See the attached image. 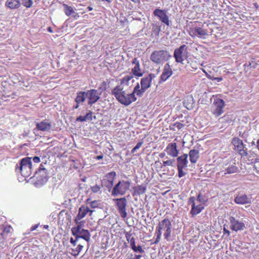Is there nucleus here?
Here are the masks:
<instances>
[{"mask_svg": "<svg viewBox=\"0 0 259 259\" xmlns=\"http://www.w3.org/2000/svg\"><path fill=\"white\" fill-rule=\"evenodd\" d=\"M113 201L115 202L120 217L123 219L125 218L127 215L126 209L127 204L126 199L125 197H122L120 198L114 199Z\"/></svg>", "mask_w": 259, "mask_h": 259, "instance_id": "obj_8", "label": "nucleus"}, {"mask_svg": "<svg viewBox=\"0 0 259 259\" xmlns=\"http://www.w3.org/2000/svg\"><path fill=\"white\" fill-rule=\"evenodd\" d=\"M87 97L86 92H79L74 100L76 103L82 104L85 100Z\"/></svg>", "mask_w": 259, "mask_h": 259, "instance_id": "obj_29", "label": "nucleus"}, {"mask_svg": "<svg viewBox=\"0 0 259 259\" xmlns=\"http://www.w3.org/2000/svg\"><path fill=\"white\" fill-rule=\"evenodd\" d=\"M48 31L51 33H52L53 32V30L52 29V28L51 27H49L48 28Z\"/></svg>", "mask_w": 259, "mask_h": 259, "instance_id": "obj_62", "label": "nucleus"}, {"mask_svg": "<svg viewBox=\"0 0 259 259\" xmlns=\"http://www.w3.org/2000/svg\"><path fill=\"white\" fill-rule=\"evenodd\" d=\"M21 6L20 0H7L5 6L10 9H18Z\"/></svg>", "mask_w": 259, "mask_h": 259, "instance_id": "obj_25", "label": "nucleus"}, {"mask_svg": "<svg viewBox=\"0 0 259 259\" xmlns=\"http://www.w3.org/2000/svg\"><path fill=\"white\" fill-rule=\"evenodd\" d=\"M133 78V75H126L124 77V80L128 81Z\"/></svg>", "mask_w": 259, "mask_h": 259, "instance_id": "obj_54", "label": "nucleus"}, {"mask_svg": "<svg viewBox=\"0 0 259 259\" xmlns=\"http://www.w3.org/2000/svg\"><path fill=\"white\" fill-rule=\"evenodd\" d=\"M219 120L222 123H230L233 121V117L231 115H225L221 117Z\"/></svg>", "mask_w": 259, "mask_h": 259, "instance_id": "obj_32", "label": "nucleus"}, {"mask_svg": "<svg viewBox=\"0 0 259 259\" xmlns=\"http://www.w3.org/2000/svg\"><path fill=\"white\" fill-rule=\"evenodd\" d=\"M87 97L88 98V104L92 106L100 98L102 93L97 90L92 89L86 92Z\"/></svg>", "mask_w": 259, "mask_h": 259, "instance_id": "obj_10", "label": "nucleus"}, {"mask_svg": "<svg viewBox=\"0 0 259 259\" xmlns=\"http://www.w3.org/2000/svg\"><path fill=\"white\" fill-rule=\"evenodd\" d=\"M225 174H232L234 173H238L240 172L239 168L236 165L235 163L233 164H226L224 167Z\"/></svg>", "mask_w": 259, "mask_h": 259, "instance_id": "obj_24", "label": "nucleus"}, {"mask_svg": "<svg viewBox=\"0 0 259 259\" xmlns=\"http://www.w3.org/2000/svg\"><path fill=\"white\" fill-rule=\"evenodd\" d=\"M70 242L73 246L76 245V240H74L73 238H71Z\"/></svg>", "mask_w": 259, "mask_h": 259, "instance_id": "obj_57", "label": "nucleus"}, {"mask_svg": "<svg viewBox=\"0 0 259 259\" xmlns=\"http://www.w3.org/2000/svg\"><path fill=\"white\" fill-rule=\"evenodd\" d=\"M232 143L235 147V149L239 152L241 156H247V148L245 145H244L243 142L238 138H234L232 140Z\"/></svg>", "mask_w": 259, "mask_h": 259, "instance_id": "obj_11", "label": "nucleus"}, {"mask_svg": "<svg viewBox=\"0 0 259 259\" xmlns=\"http://www.w3.org/2000/svg\"><path fill=\"white\" fill-rule=\"evenodd\" d=\"M235 202L239 204H250L251 197L247 196L245 194H239L235 198Z\"/></svg>", "mask_w": 259, "mask_h": 259, "instance_id": "obj_21", "label": "nucleus"}, {"mask_svg": "<svg viewBox=\"0 0 259 259\" xmlns=\"http://www.w3.org/2000/svg\"><path fill=\"white\" fill-rule=\"evenodd\" d=\"M199 152L198 150H190L189 153L190 160L191 163H195L198 160L199 157Z\"/></svg>", "mask_w": 259, "mask_h": 259, "instance_id": "obj_27", "label": "nucleus"}, {"mask_svg": "<svg viewBox=\"0 0 259 259\" xmlns=\"http://www.w3.org/2000/svg\"><path fill=\"white\" fill-rule=\"evenodd\" d=\"M146 190V187L144 185H139L134 188V195H140L144 194Z\"/></svg>", "mask_w": 259, "mask_h": 259, "instance_id": "obj_31", "label": "nucleus"}, {"mask_svg": "<svg viewBox=\"0 0 259 259\" xmlns=\"http://www.w3.org/2000/svg\"><path fill=\"white\" fill-rule=\"evenodd\" d=\"M159 156L160 158H163L165 156V154L164 152L161 153Z\"/></svg>", "mask_w": 259, "mask_h": 259, "instance_id": "obj_61", "label": "nucleus"}, {"mask_svg": "<svg viewBox=\"0 0 259 259\" xmlns=\"http://www.w3.org/2000/svg\"><path fill=\"white\" fill-rule=\"evenodd\" d=\"M223 231H224V234H227L228 235V236L230 235V231L226 229L225 227L224 228Z\"/></svg>", "mask_w": 259, "mask_h": 259, "instance_id": "obj_55", "label": "nucleus"}, {"mask_svg": "<svg viewBox=\"0 0 259 259\" xmlns=\"http://www.w3.org/2000/svg\"><path fill=\"white\" fill-rule=\"evenodd\" d=\"M155 77V75L154 74L150 73L141 79V86H142L143 90H144L145 92L150 87L152 80Z\"/></svg>", "mask_w": 259, "mask_h": 259, "instance_id": "obj_16", "label": "nucleus"}, {"mask_svg": "<svg viewBox=\"0 0 259 259\" xmlns=\"http://www.w3.org/2000/svg\"><path fill=\"white\" fill-rule=\"evenodd\" d=\"M172 74V70L169 65L166 63L164 65L162 73L160 77L159 83L166 81Z\"/></svg>", "mask_w": 259, "mask_h": 259, "instance_id": "obj_17", "label": "nucleus"}, {"mask_svg": "<svg viewBox=\"0 0 259 259\" xmlns=\"http://www.w3.org/2000/svg\"><path fill=\"white\" fill-rule=\"evenodd\" d=\"M197 201L204 204L206 201V199L204 196H202L201 193H199L197 196Z\"/></svg>", "mask_w": 259, "mask_h": 259, "instance_id": "obj_39", "label": "nucleus"}, {"mask_svg": "<svg viewBox=\"0 0 259 259\" xmlns=\"http://www.w3.org/2000/svg\"><path fill=\"white\" fill-rule=\"evenodd\" d=\"M144 93L145 92L144 90H143L142 86H141L140 88L139 83H137V84L134 88L133 92L131 93L134 94L135 96L136 95L137 96L141 97L143 96Z\"/></svg>", "mask_w": 259, "mask_h": 259, "instance_id": "obj_30", "label": "nucleus"}, {"mask_svg": "<svg viewBox=\"0 0 259 259\" xmlns=\"http://www.w3.org/2000/svg\"><path fill=\"white\" fill-rule=\"evenodd\" d=\"M189 204H191L192 206L190 213L192 216L196 215L199 213L204 208L202 204L195 205V198L194 197H191L188 201Z\"/></svg>", "mask_w": 259, "mask_h": 259, "instance_id": "obj_14", "label": "nucleus"}, {"mask_svg": "<svg viewBox=\"0 0 259 259\" xmlns=\"http://www.w3.org/2000/svg\"><path fill=\"white\" fill-rule=\"evenodd\" d=\"M187 48L188 47L185 45H183L180 46L179 48L175 49L174 53V57L177 63H183L184 59L183 58L182 54L184 51H187Z\"/></svg>", "mask_w": 259, "mask_h": 259, "instance_id": "obj_15", "label": "nucleus"}, {"mask_svg": "<svg viewBox=\"0 0 259 259\" xmlns=\"http://www.w3.org/2000/svg\"><path fill=\"white\" fill-rule=\"evenodd\" d=\"M35 177L38 181L42 182H46L48 179L47 170L45 167H39V168L35 172Z\"/></svg>", "mask_w": 259, "mask_h": 259, "instance_id": "obj_18", "label": "nucleus"}, {"mask_svg": "<svg viewBox=\"0 0 259 259\" xmlns=\"http://www.w3.org/2000/svg\"><path fill=\"white\" fill-rule=\"evenodd\" d=\"M103 157V155H100L97 156L96 159L98 160L102 159Z\"/></svg>", "mask_w": 259, "mask_h": 259, "instance_id": "obj_60", "label": "nucleus"}, {"mask_svg": "<svg viewBox=\"0 0 259 259\" xmlns=\"http://www.w3.org/2000/svg\"><path fill=\"white\" fill-rule=\"evenodd\" d=\"M63 6L64 7V11L66 15L70 16L72 13H74V11L72 7L68 6L66 4H64Z\"/></svg>", "mask_w": 259, "mask_h": 259, "instance_id": "obj_33", "label": "nucleus"}, {"mask_svg": "<svg viewBox=\"0 0 259 259\" xmlns=\"http://www.w3.org/2000/svg\"><path fill=\"white\" fill-rule=\"evenodd\" d=\"M171 55L166 50L153 51L150 57V60L156 64H161L168 60Z\"/></svg>", "mask_w": 259, "mask_h": 259, "instance_id": "obj_2", "label": "nucleus"}, {"mask_svg": "<svg viewBox=\"0 0 259 259\" xmlns=\"http://www.w3.org/2000/svg\"><path fill=\"white\" fill-rule=\"evenodd\" d=\"M133 251L135 252H139L141 253H142L144 252V250L142 249L141 246L138 245V246H135L133 248H132Z\"/></svg>", "mask_w": 259, "mask_h": 259, "instance_id": "obj_38", "label": "nucleus"}, {"mask_svg": "<svg viewBox=\"0 0 259 259\" xmlns=\"http://www.w3.org/2000/svg\"><path fill=\"white\" fill-rule=\"evenodd\" d=\"M80 104H78V103H76V105H74L73 107H72V108L73 109H77L78 107H79V106Z\"/></svg>", "mask_w": 259, "mask_h": 259, "instance_id": "obj_59", "label": "nucleus"}, {"mask_svg": "<svg viewBox=\"0 0 259 259\" xmlns=\"http://www.w3.org/2000/svg\"><path fill=\"white\" fill-rule=\"evenodd\" d=\"M100 186L98 185H95L91 187V189L93 193H97L100 190Z\"/></svg>", "mask_w": 259, "mask_h": 259, "instance_id": "obj_43", "label": "nucleus"}, {"mask_svg": "<svg viewBox=\"0 0 259 259\" xmlns=\"http://www.w3.org/2000/svg\"><path fill=\"white\" fill-rule=\"evenodd\" d=\"M171 228H168L167 229H166V231L164 234V238L167 240H168L169 238L170 237V234L171 232Z\"/></svg>", "mask_w": 259, "mask_h": 259, "instance_id": "obj_40", "label": "nucleus"}, {"mask_svg": "<svg viewBox=\"0 0 259 259\" xmlns=\"http://www.w3.org/2000/svg\"><path fill=\"white\" fill-rule=\"evenodd\" d=\"M244 66L245 67V69H246V67L255 68L257 66V63L254 62V61H252L251 62H249L248 63H246Z\"/></svg>", "mask_w": 259, "mask_h": 259, "instance_id": "obj_37", "label": "nucleus"}, {"mask_svg": "<svg viewBox=\"0 0 259 259\" xmlns=\"http://www.w3.org/2000/svg\"><path fill=\"white\" fill-rule=\"evenodd\" d=\"M81 224H78L77 226L75 227H73L71 229V232L73 235H76V234H78L81 238L84 239L86 241L89 242L90 240V233L88 230L81 229Z\"/></svg>", "mask_w": 259, "mask_h": 259, "instance_id": "obj_9", "label": "nucleus"}, {"mask_svg": "<svg viewBox=\"0 0 259 259\" xmlns=\"http://www.w3.org/2000/svg\"><path fill=\"white\" fill-rule=\"evenodd\" d=\"M30 157H26L22 159L19 165L17 164L16 170H20L22 176L27 177L29 175L32 170V162Z\"/></svg>", "mask_w": 259, "mask_h": 259, "instance_id": "obj_3", "label": "nucleus"}, {"mask_svg": "<svg viewBox=\"0 0 259 259\" xmlns=\"http://www.w3.org/2000/svg\"><path fill=\"white\" fill-rule=\"evenodd\" d=\"M143 144V142H138L136 146L132 150V153H134L137 149H139L141 147Z\"/></svg>", "mask_w": 259, "mask_h": 259, "instance_id": "obj_44", "label": "nucleus"}, {"mask_svg": "<svg viewBox=\"0 0 259 259\" xmlns=\"http://www.w3.org/2000/svg\"><path fill=\"white\" fill-rule=\"evenodd\" d=\"M125 237L127 241L129 242L130 240L132 239V234L128 232H126L125 233Z\"/></svg>", "mask_w": 259, "mask_h": 259, "instance_id": "obj_50", "label": "nucleus"}, {"mask_svg": "<svg viewBox=\"0 0 259 259\" xmlns=\"http://www.w3.org/2000/svg\"><path fill=\"white\" fill-rule=\"evenodd\" d=\"M38 224H36V225L33 226L32 227H31L30 230L31 231L35 230L38 227Z\"/></svg>", "mask_w": 259, "mask_h": 259, "instance_id": "obj_56", "label": "nucleus"}, {"mask_svg": "<svg viewBox=\"0 0 259 259\" xmlns=\"http://www.w3.org/2000/svg\"><path fill=\"white\" fill-rule=\"evenodd\" d=\"M99 201H98V200H94V201H91L90 202L91 206L92 208L98 207L99 206Z\"/></svg>", "mask_w": 259, "mask_h": 259, "instance_id": "obj_45", "label": "nucleus"}, {"mask_svg": "<svg viewBox=\"0 0 259 259\" xmlns=\"http://www.w3.org/2000/svg\"><path fill=\"white\" fill-rule=\"evenodd\" d=\"M84 206H81L78 210V213L75 219V222L76 224H80L79 221L83 218L87 214V211H85Z\"/></svg>", "mask_w": 259, "mask_h": 259, "instance_id": "obj_28", "label": "nucleus"}, {"mask_svg": "<svg viewBox=\"0 0 259 259\" xmlns=\"http://www.w3.org/2000/svg\"><path fill=\"white\" fill-rule=\"evenodd\" d=\"M230 222V229L234 231H238L239 230H243L245 228L244 223L241 221H239L235 219L233 217H231L229 218Z\"/></svg>", "mask_w": 259, "mask_h": 259, "instance_id": "obj_13", "label": "nucleus"}, {"mask_svg": "<svg viewBox=\"0 0 259 259\" xmlns=\"http://www.w3.org/2000/svg\"><path fill=\"white\" fill-rule=\"evenodd\" d=\"M101 85L103 87V89L101 91H100V92L102 93V92L106 89V82L105 81H103Z\"/></svg>", "mask_w": 259, "mask_h": 259, "instance_id": "obj_52", "label": "nucleus"}, {"mask_svg": "<svg viewBox=\"0 0 259 259\" xmlns=\"http://www.w3.org/2000/svg\"><path fill=\"white\" fill-rule=\"evenodd\" d=\"M175 161V160L174 159L163 161V164L161 165L160 167L162 168L163 166H165L167 165L173 166Z\"/></svg>", "mask_w": 259, "mask_h": 259, "instance_id": "obj_34", "label": "nucleus"}, {"mask_svg": "<svg viewBox=\"0 0 259 259\" xmlns=\"http://www.w3.org/2000/svg\"><path fill=\"white\" fill-rule=\"evenodd\" d=\"M129 242L130 243V246L131 248H133V247L136 246L135 239L134 237H132V239L130 240Z\"/></svg>", "mask_w": 259, "mask_h": 259, "instance_id": "obj_47", "label": "nucleus"}, {"mask_svg": "<svg viewBox=\"0 0 259 259\" xmlns=\"http://www.w3.org/2000/svg\"><path fill=\"white\" fill-rule=\"evenodd\" d=\"M174 126L177 127V128L178 130H180L184 126V124H183L180 122H177L176 123H175Z\"/></svg>", "mask_w": 259, "mask_h": 259, "instance_id": "obj_48", "label": "nucleus"}, {"mask_svg": "<svg viewBox=\"0 0 259 259\" xmlns=\"http://www.w3.org/2000/svg\"><path fill=\"white\" fill-rule=\"evenodd\" d=\"M85 121L89 120L90 121L92 120L93 117V112L91 111H89V112L84 116Z\"/></svg>", "mask_w": 259, "mask_h": 259, "instance_id": "obj_42", "label": "nucleus"}, {"mask_svg": "<svg viewBox=\"0 0 259 259\" xmlns=\"http://www.w3.org/2000/svg\"><path fill=\"white\" fill-rule=\"evenodd\" d=\"M159 163H160V161H159V160H158V161H156L155 162V164H156V165L159 164Z\"/></svg>", "mask_w": 259, "mask_h": 259, "instance_id": "obj_64", "label": "nucleus"}, {"mask_svg": "<svg viewBox=\"0 0 259 259\" xmlns=\"http://www.w3.org/2000/svg\"><path fill=\"white\" fill-rule=\"evenodd\" d=\"M167 153L173 157H177L179 154V150L177 149V146L176 143H171L168 144L165 150Z\"/></svg>", "mask_w": 259, "mask_h": 259, "instance_id": "obj_20", "label": "nucleus"}, {"mask_svg": "<svg viewBox=\"0 0 259 259\" xmlns=\"http://www.w3.org/2000/svg\"><path fill=\"white\" fill-rule=\"evenodd\" d=\"M22 4L26 8H30L32 7L33 2L31 0H23Z\"/></svg>", "mask_w": 259, "mask_h": 259, "instance_id": "obj_36", "label": "nucleus"}, {"mask_svg": "<svg viewBox=\"0 0 259 259\" xmlns=\"http://www.w3.org/2000/svg\"><path fill=\"white\" fill-rule=\"evenodd\" d=\"M130 182L128 181H119L113 187L111 195L116 196L118 195H123L130 189Z\"/></svg>", "mask_w": 259, "mask_h": 259, "instance_id": "obj_4", "label": "nucleus"}, {"mask_svg": "<svg viewBox=\"0 0 259 259\" xmlns=\"http://www.w3.org/2000/svg\"><path fill=\"white\" fill-rule=\"evenodd\" d=\"M253 167L256 172L259 175V158H256L255 159Z\"/></svg>", "mask_w": 259, "mask_h": 259, "instance_id": "obj_35", "label": "nucleus"}, {"mask_svg": "<svg viewBox=\"0 0 259 259\" xmlns=\"http://www.w3.org/2000/svg\"><path fill=\"white\" fill-rule=\"evenodd\" d=\"M154 16L159 18V20L167 26H169V20L168 16L164 11L160 9H155L153 12Z\"/></svg>", "mask_w": 259, "mask_h": 259, "instance_id": "obj_19", "label": "nucleus"}, {"mask_svg": "<svg viewBox=\"0 0 259 259\" xmlns=\"http://www.w3.org/2000/svg\"><path fill=\"white\" fill-rule=\"evenodd\" d=\"M76 121L79 122H83L85 121V119L84 116H79L78 117H77V118L76 119Z\"/></svg>", "mask_w": 259, "mask_h": 259, "instance_id": "obj_49", "label": "nucleus"}, {"mask_svg": "<svg viewBox=\"0 0 259 259\" xmlns=\"http://www.w3.org/2000/svg\"><path fill=\"white\" fill-rule=\"evenodd\" d=\"M188 156L187 154H184L177 158L178 177L179 178H182L186 174V172H184L183 169L187 167Z\"/></svg>", "mask_w": 259, "mask_h": 259, "instance_id": "obj_6", "label": "nucleus"}, {"mask_svg": "<svg viewBox=\"0 0 259 259\" xmlns=\"http://www.w3.org/2000/svg\"><path fill=\"white\" fill-rule=\"evenodd\" d=\"M111 93L120 103L126 106L137 100L134 94L126 93L123 90V88L119 85L115 87Z\"/></svg>", "mask_w": 259, "mask_h": 259, "instance_id": "obj_1", "label": "nucleus"}, {"mask_svg": "<svg viewBox=\"0 0 259 259\" xmlns=\"http://www.w3.org/2000/svg\"><path fill=\"white\" fill-rule=\"evenodd\" d=\"M83 248V246L79 244L77 245V246L76 248L75 251L76 252V253L75 254V255H78L79 253L81 251Z\"/></svg>", "mask_w": 259, "mask_h": 259, "instance_id": "obj_46", "label": "nucleus"}, {"mask_svg": "<svg viewBox=\"0 0 259 259\" xmlns=\"http://www.w3.org/2000/svg\"><path fill=\"white\" fill-rule=\"evenodd\" d=\"M75 237V240H76V242L78 240L79 238H81L80 236H79L78 234H76V235H73Z\"/></svg>", "mask_w": 259, "mask_h": 259, "instance_id": "obj_58", "label": "nucleus"}, {"mask_svg": "<svg viewBox=\"0 0 259 259\" xmlns=\"http://www.w3.org/2000/svg\"><path fill=\"white\" fill-rule=\"evenodd\" d=\"M84 209H85V210L87 211V213L88 212H90V215H92V213L93 212V210L90 209L88 207L85 206H84Z\"/></svg>", "mask_w": 259, "mask_h": 259, "instance_id": "obj_51", "label": "nucleus"}, {"mask_svg": "<svg viewBox=\"0 0 259 259\" xmlns=\"http://www.w3.org/2000/svg\"><path fill=\"white\" fill-rule=\"evenodd\" d=\"M189 100H188V101H184V105L185 106V107L188 109L190 110L193 108V103L188 102Z\"/></svg>", "mask_w": 259, "mask_h": 259, "instance_id": "obj_41", "label": "nucleus"}, {"mask_svg": "<svg viewBox=\"0 0 259 259\" xmlns=\"http://www.w3.org/2000/svg\"><path fill=\"white\" fill-rule=\"evenodd\" d=\"M33 161L35 163H38L40 161V158L39 157L35 156L33 158Z\"/></svg>", "mask_w": 259, "mask_h": 259, "instance_id": "obj_53", "label": "nucleus"}, {"mask_svg": "<svg viewBox=\"0 0 259 259\" xmlns=\"http://www.w3.org/2000/svg\"><path fill=\"white\" fill-rule=\"evenodd\" d=\"M194 35L202 38H205L208 35L206 31L201 27H195L192 30Z\"/></svg>", "mask_w": 259, "mask_h": 259, "instance_id": "obj_26", "label": "nucleus"}, {"mask_svg": "<svg viewBox=\"0 0 259 259\" xmlns=\"http://www.w3.org/2000/svg\"><path fill=\"white\" fill-rule=\"evenodd\" d=\"M36 125L37 130L43 132L49 131L52 127L51 122L46 119L37 123Z\"/></svg>", "mask_w": 259, "mask_h": 259, "instance_id": "obj_22", "label": "nucleus"}, {"mask_svg": "<svg viewBox=\"0 0 259 259\" xmlns=\"http://www.w3.org/2000/svg\"><path fill=\"white\" fill-rule=\"evenodd\" d=\"M133 64L135 65L134 67L132 69V72L135 76L141 77L143 75L142 70L140 68V63L137 58L133 59L132 61Z\"/></svg>", "mask_w": 259, "mask_h": 259, "instance_id": "obj_23", "label": "nucleus"}, {"mask_svg": "<svg viewBox=\"0 0 259 259\" xmlns=\"http://www.w3.org/2000/svg\"><path fill=\"white\" fill-rule=\"evenodd\" d=\"M116 176V175L115 171L108 172L105 175V178L102 181V186L106 187L109 191L113 187L114 180Z\"/></svg>", "mask_w": 259, "mask_h": 259, "instance_id": "obj_12", "label": "nucleus"}, {"mask_svg": "<svg viewBox=\"0 0 259 259\" xmlns=\"http://www.w3.org/2000/svg\"><path fill=\"white\" fill-rule=\"evenodd\" d=\"M103 89V87L101 85V86L98 88V91H99V92H100V91H101Z\"/></svg>", "mask_w": 259, "mask_h": 259, "instance_id": "obj_63", "label": "nucleus"}, {"mask_svg": "<svg viewBox=\"0 0 259 259\" xmlns=\"http://www.w3.org/2000/svg\"><path fill=\"white\" fill-rule=\"evenodd\" d=\"M171 227V223L168 219L165 218L161 222H159L156 228V231L155 232V234L156 235V238L154 243L157 244L159 242L161 236V230L165 229H166Z\"/></svg>", "mask_w": 259, "mask_h": 259, "instance_id": "obj_7", "label": "nucleus"}, {"mask_svg": "<svg viewBox=\"0 0 259 259\" xmlns=\"http://www.w3.org/2000/svg\"><path fill=\"white\" fill-rule=\"evenodd\" d=\"M225 101L220 98H215L211 107L212 113L218 117L224 112V108L225 106Z\"/></svg>", "mask_w": 259, "mask_h": 259, "instance_id": "obj_5", "label": "nucleus"}]
</instances>
